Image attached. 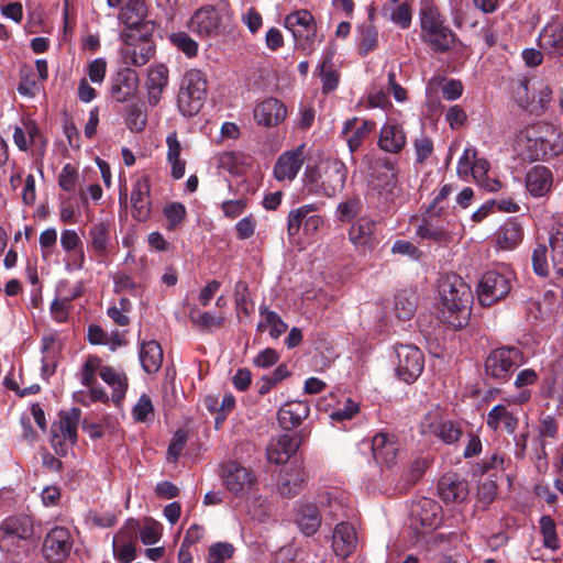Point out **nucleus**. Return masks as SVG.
<instances>
[{"mask_svg":"<svg viewBox=\"0 0 563 563\" xmlns=\"http://www.w3.org/2000/svg\"><path fill=\"white\" fill-rule=\"evenodd\" d=\"M230 20L229 5L205 4L190 16L188 30L199 38H212L221 35Z\"/></svg>","mask_w":563,"mask_h":563,"instance_id":"nucleus-1","label":"nucleus"},{"mask_svg":"<svg viewBox=\"0 0 563 563\" xmlns=\"http://www.w3.org/2000/svg\"><path fill=\"white\" fill-rule=\"evenodd\" d=\"M222 478L225 488L236 498L245 499L249 507L262 496L257 492V479L253 472L235 461H229L222 466Z\"/></svg>","mask_w":563,"mask_h":563,"instance_id":"nucleus-2","label":"nucleus"},{"mask_svg":"<svg viewBox=\"0 0 563 563\" xmlns=\"http://www.w3.org/2000/svg\"><path fill=\"white\" fill-rule=\"evenodd\" d=\"M207 97V79L202 71L191 69L181 80L177 96L179 112L185 117L197 114L202 108Z\"/></svg>","mask_w":563,"mask_h":563,"instance_id":"nucleus-3","label":"nucleus"},{"mask_svg":"<svg viewBox=\"0 0 563 563\" xmlns=\"http://www.w3.org/2000/svg\"><path fill=\"white\" fill-rule=\"evenodd\" d=\"M443 286H460L461 296L457 306L453 302L451 295L440 294L441 301L439 306L440 319L443 323L448 324L452 329H461L465 327L471 318V307L473 303V292L470 284H443Z\"/></svg>","mask_w":563,"mask_h":563,"instance_id":"nucleus-4","label":"nucleus"},{"mask_svg":"<svg viewBox=\"0 0 563 563\" xmlns=\"http://www.w3.org/2000/svg\"><path fill=\"white\" fill-rule=\"evenodd\" d=\"M346 177L347 168L343 162L328 161L321 174L317 177L314 174L308 176V189L313 194L331 198L343 190Z\"/></svg>","mask_w":563,"mask_h":563,"instance_id":"nucleus-5","label":"nucleus"},{"mask_svg":"<svg viewBox=\"0 0 563 563\" xmlns=\"http://www.w3.org/2000/svg\"><path fill=\"white\" fill-rule=\"evenodd\" d=\"M151 34V30H141V33H120V53L125 65L140 67L151 59L155 52Z\"/></svg>","mask_w":563,"mask_h":563,"instance_id":"nucleus-6","label":"nucleus"},{"mask_svg":"<svg viewBox=\"0 0 563 563\" xmlns=\"http://www.w3.org/2000/svg\"><path fill=\"white\" fill-rule=\"evenodd\" d=\"M423 434H432L446 444H453L463 434L459 423L445 419L439 409L428 412L420 424Z\"/></svg>","mask_w":563,"mask_h":563,"instance_id":"nucleus-7","label":"nucleus"},{"mask_svg":"<svg viewBox=\"0 0 563 563\" xmlns=\"http://www.w3.org/2000/svg\"><path fill=\"white\" fill-rule=\"evenodd\" d=\"M396 373L398 377L406 382H415L422 373L424 367V356L415 345L400 344L396 346Z\"/></svg>","mask_w":563,"mask_h":563,"instance_id":"nucleus-8","label":"nucleus"},{"mask_svg":"<svg viewBox=\"0 0 563 563\" xmlns=\"http://www.w3.org/2000/svg\"><path fill=\"white\" fill-rule=\"evenodd\" d=\"M522 363V354L516 347H501L493 351L485 362L487 375L505 379L510 376L515 367Z\"/></svg>","mask_w":563,"mask_h":563,"instance_id":"nucleus-9","label":"nucleus"},{"mask_svg":"<svg viewBox=\"0 0 563 563\" xmlns=\"http://www.w3.org/2000/svg\"><path fill=\"white\" fill-rule=\"evenodd\" d=\"M74 539L70 531L65 527L52 528L43 542V555L52 563L65 561L73 549Z\"/></svg>","mask_w":563,"mask_h":563,"instance_id":"nucleus-10","label":"nucleus"},{"mask_svg":"<svg viewBox=\"0 0 563 563\" xmlns=\"http://www.w3.org/2000/svg\"><path fill=\"white\" fill-rule=\"evenodd\" d=\"M292 34L296 45L307 48L313 42L317 26L312 14L307 10H297L288 14L284 23Z\"/></svg>","mask_w":563,"mask_h":563,"instance_id":"nucleus-11","label":"nucleus"},{"mask_svg":"<svg viewBox=\"0 0 563 563\" xmlns=\"http://www.w3.org/2000/svg\"><path fill=\"white\" fill-rule=\"evenodd\" d=\"M118 18L124 25L121 32L141 33V30L153 31V24L146 20V5L143 0H128L121 8Z\"/></svg>","mask_w":563,"mask_h":563,"instance_id":"nucleus-12","label":"nucleus"},{"mask_svg":"<svg viewBox=\"0 0 563 563\" xmlns=\"http://www.w3.org/2000/svg\"><path fill=\"white\" fill-rule=\"evenodd\" d=\"M407 145V134L401 123L387 120L380 128L377 146L386 153L399 154Z\"/></svg>","mask_w":563,"mask_h":563,"instance_id":"nucleus-13","label":"nucleus"},{"mask_svg":"<svg viewBox=\"0 0 563 563\" xmlns=\"http://www.w3.org/2000/svg\"><path fill=\"white\" fill-rule=\"evenodd\" d=\"M80 416L81 411L78 408H71L59 415L58 421L52 426V442L54 445L66 441L71 445L76 443Z\"/></svg>","mask_w":563,"mask_h":563,"instance_id":"nucleus-14","label":"nucleus"},{"mask_svg":"<svg viewBox=\"0 0 563 563\" xmlns=\"http://www.w3.org/2000/svg\"><path fill=\"white\" fill-rule=\"evenodd\" d=\"M438 495L445 504L463 503L468 495L467 483L456 473H445L438 483Z\"/></svg>","mask_w":563,"mask_h":563,"instance_id":"nucleus-15","label":"nucleus"},{"mask_svg":"<svg viewBox=\"0 0 563 563\" xmlns=\"http://www.w3.org/2000/svg\"><path fill=\"white\" fill-rule=\"evenodd\" d=\"M305 162V144L296 150L283 153L275 166L274 176L277 180H292L298 175Z\"/></svg>","mask_w":563,"mask_h":563,"instance_id":"nucleus-16","label":"nucleus"},{"mask_svg":"<svg viewBox=\"0 0 563 563\" xmlns=\"http://www.w3.org/2000/svg\"><path fill=\"white\" fill-rule=\"evenodd\" d=\"M131 200L133 218L137 221H146L151 214V185L147 175L143 174L135 180Z\"/></svg>","mask_w":563,"mask_h":563,"instance_id":"nucleus-17","label":"nucleus"},{"mask_svg":"<svg viewBox=\"0 0 563 563\" xmlns=\"http://www.w3.org/2000/svg\"><path fill=\"white\" fill-rule=\"evenodd\" d=\"M295 522L305 536L311 537L316 534L322 522L320 508L310 501L297 504L295 509Z\"/></svg>","mask_w":563,"mask_h":563,"instance_id":"nucleus-18","label":"nucleus"},{"mask_svg":"<svg viewBox=\"0 0 563 563\" xmlns=\"http://www.w3.org/2000/svg\"><path fill=\"white\" fill-rule=\"evenodd\" d=\"M357 537L354 527L345 521L339 522L332 533L331 548L336 556L347 558L356 549Z\"/></svg>","mask_w":563,"mask_h":563,"instance_id":"nucleus-19","label":"nucleus"},{"mask_svg":"<svg viewBox=\"0 0 563 563\" xmlns=\"http://www.w3.org/2000/svg\"><path fill=\"white\" fill-rule=\"evenodd\" d=\"M300 446V439L297 434H282L273 439L267 448V459L275 464L286 463Z\"/></svg>","mask_w":563,"mask_h":563,"instance_id":"nucleus-20","label":"nucleus"},{"mask_svg":"<svg viewBox=\"0 0 563 563\" xmlns=\"http://www.w3.org/2000/svg\"><path fill=\"white\" fill-rule=\"evenodd\" d=\"M287 109L285 104L275 98H267L258 103L254 110L256 122L264 126H275L285 120Z\"/></svg>","mask_w":563,"mask_h":563,"instance_id":"nucleus-21","label":"nucleus"},{"mask_svg":"<svg viewBox=\"0 0 563 563\" xmlns=\"http://www.w3.org/2000/svg\"><path fill=\"white\" fill-rule=\"evenodd\" d=\"M139 85L136 71L126 67L118 73L111 85V96L117 102H125L130 100Z\"/></svg>","mask_w":563,"mask_h":563,"instance_id":"nucleus-22","label":"nucleus"},{"mask_svg":"<svg viewBox=\"0 0 563 563\" xmlns=\"http://www.w3.org/2000/svg\"><path fill=\"white\" fill-rule=\"evenodd\" d=\"M518 422L517 413L509 410L505 405L494 406L486 416V426L494 432L505 431L512 434L518 427Z\"/></svg>","mask_w":563,"mask_h":563,"instance_id":"nucleus-23","label":"nucleus"},{"mask_svg":"<svg viewBox=\"0 0 563 563\" xmlns=\"http://www.w3.org/2000/svg\"><path fill=\"white\" fill-rule=\"evenodd\" d=\"M310 412V407L307 402L296 400L283 405L277 413L278 422L285 430H292L297 428Z\"/></svg>","mask_w":563,"mask_h":563,"instance_id":"nucleus-24","label":"nucleus"},{"mask_svg":"<svg viewBox=\"0 0 563 563\" xmlns=\"http://www.w3.org/2000/svg\"><path fill=\"white\" fill-rule=\"evenodd\" d=\"M399 451L394 435L378 433L372 440V452L375 461L387 466L395 463Z\"/></svg>","mask_w":563,"mask_h":563,"instance_id":"nucleus-25","label":"nucleus"},{"mask_svg":"<svg viewBox=\"0 0 563 563\" xmlns=\"http://www.w3.org/2000/svg\"><path fill=\"white\" fill-rule=\"evenodd\" d=\"M373 173L376 179L384 183L382 189L389 195H394L398 189V168L394 161L382 157L375 161Z\"/></svg>","mask_w":563,"mask_h":563,"instance_id":"nucleus-26","label":"nucleus"},{"mask_svg":"<svg viewBox=\"0 0 563 563\" xmlns=\"http://www.w3.org/2000/svg\"><path fill=\"white\" fill-rule=\"evenodd\" d=\"M260 321L256 325L257 332H268L269 336L274 340H277L282 334H284L288 325L280 316L271 310L266 305H261L260 307Z\"/></svg>","mask_w":563,"mask_h":563,"instance_id":"nucleus-27","label":"nucleus"},{"mask_svg":"<svg viewBox=\"0 0 563 563\" xmlns=\"http://www.w3.org/2000/svg\"><path fill=\"white\" fill-rule=\"evenodd\" d=\"M539 46L551 56L563 55V29L558 23H551L543 27L539 35Z\"/></svg>","mask_w":563,"mask_h":563,"instance_id":"nucleus-28","label":"nucleus"},{"mask_svg":"<svg viewBox=\"0 0 563 563\" xmlns=\"http://www.w3.org/2000/svg\"><path fill=\"white\" fill-rule=\"evenodd\" d=\"M526 186L532 196L545 195L552 186L551 170L541 165L532 167L527 174Z\"/></svg>","mask_w":563,"mask_h":563,"instance_id":"nucleus-29","label":"nucleus"},{"mask_svg":"<svg viewBox=\"0 0 563 563\" xmlns=\"http://www.w3.org/2000/svg\"><path fill=\"white\" fill-rule=\"evenodd\" d=\"M168 85V69L165 65H158L150 69L146 80L148 103L156 106L162 97L163 90Z\"/></svg>","mask_w":563,"mask_h":563,"instance_id":"nucleus-30","label":"nucleus"},{"mask_svg":"<svg viewBox=\"0 0 563 563\" xmlns=\"http://www.w3.org/2000/svg\"><path fill=\"white\" fill-rule=\"evenodd\" d=\"M100 378L112 389L111 398L114 402H119L124 398L128 389V378L123 372L112 366L103 365Z\"/></svg>","mask_w":563,"mask_h":563,"instance_id":"nucleus-31","label":"nucleus"},{"mask_svg":"<svg viewBox=\"0 0 563 563\" xmlns=\"http://www.w3.org/2000/svg\"><path fill=\"white\" fill-rule=\"evenodd\" d=\"M305 481V472L301 468L286 470L278 478L277 490L284 497H292L301 490Z\"/></svg>","mask_w":563,"mask_h":563,"instance_id":"nucleus-32","label":"nucleus"},{"mask_svg":"<svg viewBox=\"0 0 563 563\" xmlns=\"http://www.w3.org/2000/svg\"><path fill=\"white\" fill-rule=\"evenodd\" d=\"M522 236L521 225L515 220H509L496 232V243L499 249L510 251L519 245Z\"/></svg>","mask_w":563,"mask_h":563,"instance_id":"nucleus-33","label":"nucleus"},{"mask_svg":"<svg viewBox=\"0 0 563 563\" xmlns=\"http://www.w3.org/2000/svg\"><path fill=\"white\" fill-rule=\"evenodd\" d=\"M62 350L60 341L54 335L44 336L42 340V374L49 376L54 374L58 355Z\"/></svg>","mask_w":563,"mask_h":563,"instance_id":"nucleus-34","label":"nucleus"},{"mask_svg":"<svg viewBox=\"0 0 563 563\" xmlns=\"http://www.w3.org/2000/svg\"><path fill=\"white\" fill-rule=\"evenodd\" d=\"M111 246L110 227L107 223L99 222L93 224L89 230V247L96 256L104 257Z\"/></svg>","mask_w":563,"mask_h":563,"instance_id":"nucleus-35","label":"nucleus"},{"mask_svg":"<svg viewBox=\"0 0 563 563\" xmlns=\"http://www.w3.org/2000/svg\"><path fill=\"white\" fill-rule=\"evenodd\" d=\"M140 361L146 373H156L163 363L161 345L156 341L143 342L140 349Z\"/></svg>","mask_w":563,"mask_h":563,"instance_id":"nucleus-36","label":"nucleus"},{"mask_svg":"<svg viewBox=\"0 0 563 563\" xmlns=\"http://www.w3.org/2000/svg\"><path fill=\"white\" fill-rule=\"evenodd\" d=\"M552 268L558 279H563V223H556L549 236Z\"/></svg>","mask_w":563,"mask_h":563,"instance_id":"nucleus-37","label":"nucleus"},{"mask_svg":"<svg viewBox=\"0 0 563 563\" xmlns=\"http://www.w3.org/2000/svg\"><path fill=\"white\" fill-rule=\"evenodd\" d=\"M510 291V284H477L476 295L482 306L489 307Z\"/></svg>","mask_w":563,"mask_h":563,"instance_id":"nucleus-38","label":"nucleus"},{"mask_svg":"<svg viewBox=\"0 0 563 563\" xmlns=\"http://www.w3.org/2000/svg\"><path fill=\"white\" fill-rule=\"evenodd\" d=\"M374 231V221L367 219H360L350 229V240L355 245H367L372 242Z\"/></svg>","mask_w":563,"mask_h":563,"instance_id":"nucleus-39","label":"nucleus"},{"mask_svg":"<svg viewBox=\"0 0 563 563\" xmlns=\"http://www.w3.org/2000/svg\"><path fill=\"white\" fill-rule=\"evenodd\" d=\"M320 507L323 509L325 516L331 519H338L345 516V504L343 498L336 492H328L319 496Z\"/></svg>","mask_w":563,"mask_h":563,"instance_id":"nucleus-40","label":"nucleus"},{"mask_svg":"<svg viewBox=\"0 0 563 563\" xmlns=\"http://www.w3.org/2000/svg\"><path fill=\"white\" fill-rule=\"evenodd\" d=\"M78 296H80L79 289L71 296H67L64 294V287L56 288V298L51 305L53 319L57 322H65L68 318V303Z\"/></svg>","mask_w":563,"mask_h":563,"instance_id":"nucleus-41","label":"nucleus"},{"mask_svg":"<svg viewBox=\"0 0 563 563\" xmlns=\"http://www.w3.org/2000/svg\"><path fill=\"white\" fill-rule=\"evenodd\" d=\"M170 43L181 51L187 57L192 58L198 55L199 45L184 31L175 32L169 35Z\"/></svg>","mask_w":563,"mask_h":563,"instance_id":"nucleus-42","label":"nucleus"},{"mask_svg":"<svg viewBox=\"0 0 563 563\" xmlns=\"http://www.w3.org/2000/svg\"><path fill=\"white\" fill-rule=\"evenodd\" d=\"M162 530L163 527L158 521L146 518L142 525L140 523L137 533L140 534V539L144 544L151 545L159 541L162 537Z\"/></svg>","mask_w":563,"mask_h":563,"instance_id":"nucleus-43","label":"nucleus"},{"mask_svg":"<svg viewBox=\"0 0 563 563\" xmlns=\"http://www.w3.org/2000/svg\"><path fill=\"white\" fill-rule=\"evenodd\" d=\"M427 41L434 51L445 52L450 49L454 41V35L449 27L442 26L438 29L434 33H428Z\"/></svg>","mask_w":563,"mask_h":563,"instance_id":"nucleus-44","label":"nucleus"},{"mask_svg":"<svg viewBox=\"0 0 563 563\" xmlns=\"http://www.w3.org/2000/svg\"><path fill=\"white\" fill-rule=\"evenodd\" d=\"M375 122L371 120H363L360 125L355 128L351 135L347 136L346 142L350 151L353 153L357 151L365 139L375 130Z\"/></svg>","mask_w":563,"mask_h":563,"instance_id":"nucleus-45","label":"nucleus"},{"mask_svg":"<svg viewBox=\"0 0 563 563\" xmlns=\"http://www.w3.org/2000/svg\"><path fill=\"white\" fill-rule=\"evenodd\" d=\"M2 540L18 538L25 540L31 537L32 528L18 519H7L2 525Z\"/></svg>","mask_w":563,"mask_h":563,"instance_id":"nucleus-46","label":"nucleus"},{"mask_svg":"<svg viewBox=\"0 0 563 563\" xmlns=\"http://www.w3.org/2000/svg\"><path fill=\"white\" fill-rule=\"evenodd\" d=\"M416 310V297L406 291H400L395 296V311L397 317L402 320L410 319Z\"/></svg>","mask_w":563,"mask_h":563,"instance_id":"nucleus-47","label":"nucleus"},{"mask_svg":"<svg viewBox=\"0 0 563 563\" xmlns=\"http://www.w3.org/2000/svg\"><path fill=\"white\" fill-rule=\"evenodd\" d=\"M319 75L322 82V91L328 93L336 89L339 85V74L333 69L331 56L324 58L319 66Z\"/></svg>","mask_w":563,"mask_h":563,"instance_id":"nucleus-48","label":"nucleus"},{"mask_svg":"<svg viewBox=\"0 0 563 563\" xmlns=\"http://www.w3.org/2000/svg\"><path fill=\"white\" fill-rule=\"evenodd\" d=\"M103 368L102 362L97 356H88L80 371V380L84 386H92L97 383L96 376H100Z\"/></svg>","mask_w":563,"mask_h":563,"instance_id":"nucleus-49","label":"nucleus"},{"mask_svg":"<svg viewBox=\"0 0 563 563\" xmlns=\"http://www.w3.org/2000/svg\"><path fill=\"white\" fill-rule=\"evenodd\" d=\"M314 205H305L296 210H291L288 214V225L287 231L290 236L296 235L299 232L300 227L306 222V217L312 212L316 211Z\"/></svg>","mask_w":563,"mask_h":563,"instance_id":"nucleus-50","label":"nucleus"},{"mask_svg":"<svg viewBox=\"0 0 563 563\" xmlns=\"http://www.w3.org/2000/svg\"><path fill=\"white\" fill-rule=\"evenodd\" d=\"M18 91L26 97H34L40 91L36 74L32 67L25 66L21 69V81Z\"/></svg>","mask_w":563,"mask_h":563,"instance_id":"nucleus-51","label":"nucleus"},{"mask_svg":"<svg viewBox=\"0 0 563 563\" xmlns=\"http://www.w3.org/2000/svg\"><path fill=\"white\" fill-rule=\"evenodd\" d=\"M540 530L543 537V545L551 550L559 548V538L556 534V526L550 516L540 518Z\"/></svg>","mask_w":563,"mask_h":563,"instance_id":"nucleus-52","label":"nucleus"},{"mask_svg":"<svg viewBox=\"0 0 563 563\" xmlns=\"http://www.w3.org/2000/svg\"><path fill=\"white\" fill-rule=\"evenodd\" d=\"M234 552V547L229 542L213 543L208 550L207 563H225Z\"/></svg>","mask_w":563,"mask_h":563,"instance_id":"nucleus-53","label":"nucleus"},{"mask_svg":"<svg viewBox=\"0 0 563 563\" xmlns=\"http://www.w3.org/2000/svg\"><path fill=\"white\" fill-rule=\"evenodd\" d=\"M515 279L517 276L510 265L498 263L487 271L479 282H512Z\"/></svg>","mask_w":563,"mask_h":563,"instance_id":"nucleus-54","label":"nucleus"},{"mask_svg":"<svg viewBox=\"0 0 563 563\" xmlns=\"http://www.w3.org/2000/svg\"><path fill=\"white\" fill-rule=\"evenodd\" d=\"M139 529L140 522L137 520H126L123 527L113 537L112 544L136 543Z\"/></svg>","mask_w":563,"mask_h":563,"instance_id":"nucleus-55","label":"nucleus"},{"mask_svg":"<svg viewBox=\"0 0 563 563\" xmlns=\"http://www.w3.org/2000/svg\"><path fill=\"white\" fill-rule=\"evenodd\" d=\"M361 199L357 197L350 198L338 205L336 213L341 222H350L361 212Z\"/></svg>","mask_w":563,"mask_h":563,"instance_id":"nucleus-56","label":"nucleus"},{"mask_svg":"<svg viewBox=\"0 0 563 563\" xmlns=\"http://www.w3.org/2000/svg\"><path fill=\"white\" fill-rule=\"evenodd\" d=\"M360 31V53L362 55H367L369 52L374 51L377 47L378 33L377 30L371 24L361 26Z\"/></svg>","mask_w":563,"mask_h":563,"instance_id":"nucleus-57","label":"nucleus"},{"mask_svg":"<svg viewBox=\"0 0 563 563\" xmlns=\"http://www.w3.org/2000/svg\"><path fill=\"white\" fill-rule=\"evenodd\" d=\"M476 157L477 151L475 147H466L463 151L456 166V174L461 179L467 180L472 169H474L473 162H475Z\"/></svg>","mask_w":563,"mask_h":563,"instance_id":"nucleus-58","label":"nucleus"},{"mask_svg":"<svg viewBox=\"0 0 563 563\" xmlns=\"http://www.w3.org/2000/svg\"><path fill=\"white\" fill-rule=\"evenodd\" d=\"M192 323L202 330H212L223 325L224 318L210 312L191 313Z\"/></svg>","mask_w":563,"mask_h":563,"instance_id":"nucleus-59","label":"nucleus"},{"mask_svg":"<svg viewBox=\"0 0 563 563\" xmlns=\"http://www.w3.org/2000/svg\"><path fill=\"white\" fill-rule=\"evenodd\" d=\"M444 26L443 20L439 12L433 8H424L421 10V27L426 34L434 33L438 29Z\"/></svg>","mask_w":563,"mask_h":563,"instance_id":"nucleus-60","label":"nucleus"},{"mask_svg":"<svg viewBox=\"0 0 563 563\" xmlns=\"http://www.w3.org/2000/svg\"><path fill=\"white\" fill-rule=\"evenodd\" d=\"M163 212L167 219V229L174 230L184 220L185 214H186V209L183 203L173 202V203L167 205L164 208Z\"/></svg>","mask_w":563,"mask_h":563,"instance_id":"nucleus-61","label":"nucleus"},{"mask_svg":"<svg viewBox=\"0 0 563 563\" xmlns=\"http://www.w3.org/2000/svg\"><path fill=\"white\" fill-rule=\"evenodd\" d=\"M126 124L133 132H141L146 125V114L139 104H130L128 108Z\"/></svg>","mask_w":563,"mask_h":563,"instance_id":"nucleus-62","label":"nucleus"},{"mask_svg":"<svg viewBox=\"0 0 563 563\" xmlns=\"http://www.w3.org/2000/svg\"><path fill=\"white\" fill-rule=\"evenodd\" d=\"M416 162L419 164L424 163L433 153V142L427 135L417 137L413 142Z\"/></svg>","mask_w":563,"mask_h":563,"instance_id":"nucleus-63","label":"nucleus"},{"mask_svg":"<svg viewBox=\"0 0 563 563\" xmlns=\"http://www.w3.org/2000/svg\"><path fill=\"white\" fill-rule=\"evenodd\" d=\"M533 271L539 277H547L549 266L547 262V246L543 244L538 245L532 253Z\"/></svg>","mask_w":563,"mask_h":563,"instance_id":"nucleus-64","label":"nucleus"}]
</instances>
